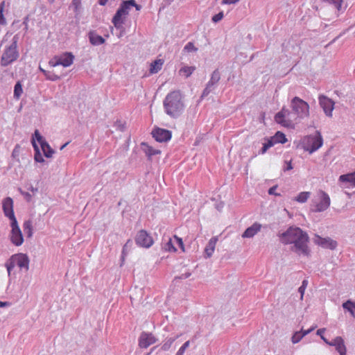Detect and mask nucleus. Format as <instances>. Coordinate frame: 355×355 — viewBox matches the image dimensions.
<instances>
[{"label": "nucleus", "mask_w": 355, "mask_h": 355, "mask_svg": "<svg viewBox=\"0 0 355 355\" xmlns=\"http://www.w3.org/2000/svg\"><path fill=\"white\" fill-rule=\"evenodd\" d=\"M277 185L270 187L269 189V190H268V194H270V195H275V196H280L279 193H275V190L277 189Z\"/></svg>", "instance_id": "nucleus-52"}, {"label": "nucleus", "mask_w": 355, "mask_h": 355, "mask_svg": "<svg viewBox=\"0 0 355 355\" xmlns=\"http://www.w3.org/2000/svg\"><path fill=\"white\" fill-rule=\"evenodd\" d=\"M114 127L116 130L121 132L124 131L125 129V123H122L121 121H116L114 123Z\"/></svg>", "instance_id": "nucleus-49"}, {"label": "nucleus", "mask_w": 355, "mask_h": 355, "mask_svg": "<svg viewBox=\"0 0 355 355\" xmlns=\"http://www.w3.org/2000/svg\"><path fill=\"white\" fill-rule=\"evenodd\" d=\"M302 338H304V335H302V331H296L291 338L292 343L294 344L297 343Z\"/></svg>", "instance_id": "nucleus-43"}, {"label": "nucleus", "mask_w": 355, "mask_h": 355, "mask_svg": "<svg viewBox=\"0 0 355 355\" xmlns=\"http://www.w3.org/2000/svg\"><path fill=\"white\" fill-rule=\"evenodd\" d=\"M306 288H304V286H300V288H298V292L300 293V299L302 300L303 299V296H304V291H305Z\"/></svg>", "instance_id": "nucleus-55"}, {"label": "nucleus", "mask_w": 355, "mask_h": 355, "mask_svg": "<svg viewBox=\"0 0 355 355\" xmlns=\"http://www.w3.org/2000/svg\"><path fill=\"white\" fill-rule=\"evenodd\" d=\"M261 225L260 223H254L245 230L242 234V237L252 238L261 230Z\"/></svg>", "instance_id": "nucleus-17"}, {"label": "nucleus", "mask_w": 355, "mask_h": 355, "mask_svg": "<svg viewBox=\"0 0 355 355\" xmlns=\"http://www.w3.org/2000/svg\"><path fill=\"white\" fill-rule=\"evenodd\" d=\"M265 140L266 142L263 144V147L259 151V154H265L270 148L272 147L275 144V141H274L273 139H271V138H265Z\"/></svg>", "instance_id": "nucleus-28"}, {"label": "nucleus", "mask_w": 355, "mask_h": 355, "mask_svg": "<svg viewBox=\"0 0 355 355\" xmlns=\"http://www.w3.org/2000/svg\"><path fill=\"white\" fill-rule=\"evenodd\" d=\"M223 17H224L223 12H220L218 14L214 15L211 18V20L213 22L217 23L219 21H220L223 18Z\"/></svg>", "instance_id": "nucleus-50"}, {"label": "nucleus", "mask_w": 355, "mask_h": 355, "mask_svg": "<svg viewBox=\"0 0 355 355\" xmlns=\"http://www.w3.org/2000/svg\"><path fill=\"white\" fill-rule=\"evenodd\" d=\"M240 0H222V4H234L239 2Z\"/></svg>", "instance_id": "nucleus-54"}, {"label": "nucleus", "mask_w": 355, "mask_h": 355, "mask_svg": "<svg viewBox=\"0 0 355 355\" xmlns=\"http://www.w3.org/2000/svg\"><path fill=\"white\" fill-rule=\"evenodd\" d=\"M290 107L293 114L300 119H303L309 116V105L298 96H295L291 99Z\"/></svg>", "instance_id": "nucleus-6"}, {"label": "nucleus", "mask_w": 355, "mask_h": 355, "mask_svg": "<svg viewBox=\"0 0 355 355\" xmlns=\"http://www.w3.org/2000/svg\"><path fill=\"white\" fill-rule=\"evenodd\" d=\"M329 346L335 347L336 351L340 354V355H346L347 349L344 343V340L342 337H336L331 341V343H329Z\"/></svg>", "instance_id": "nucleus-16"}, {"label": "nucleus", "mask_w": 355, "mask_h": 355, "mask_svg": "<svg viewBox=\"0 0 355 355\" xmlns=\"http://www.w3.org/2000/svg\"><path fill=\"white\" fill-rule=\"evenodd\" d=\"M108 0H98V3L101 5V6H105L106 5L107 2Z\"/></svg>", "instance_id": "nucleus-62"}, {"label": "nucleus", "mask_w": 355, "mask_h": 355, "mask_svg": "<svg viewBox=\"0 0 355 355\" xmlns=\"http://www.w3.org/2000/svg\"><path fill=\"white\" fill-rule=\"evenodd\" d=\"M157 339L151 333L142 332L139 338V346L146 349L150 345L155 343Z\"/></svg>", "instance_id": "nucleus-15"}, {"label": "nucleus", "mask_w": 355, "mask_h": 355, "mask_svg": "<svg viewBox=\"0 0 355 355\" xmlns=\"http://www.w3.org/2000/svg\"><path fill=\"white\" fill-rule=\"evenodd\" d=\"M130 8L131 7L129 5L128 0L122 1L112 19V23L116 29H123V24H125L126 16L128 15Z\"/></svg>", "instance_id": "nucleus-5"}, {"label": "nucleus", "mask_w": 355, "mask_h": 355, "mask_svg": "<svg viewBox=\"0 0 355 355\" xmlns=\"http://www.w3.org/2000/svg\"><path fill=\"white\" fill-rule=\"evenodd\" d=\"M270 138L275 141V144H285L287 141L286 135L280 131H277L275 135Z\"/></svg>", "instance_id": "nucleus-32"}, {"label": "nucleus", "mask_w": 355, "mask_h": 355, "mask_svg": "<svg viewBox=\"0 0 355 355\" xmlns=\"http://www.w3.org/2000/svg\"><path fill=\"white\" fill-rule=\"evenodd\" d=\"M74 60V55L71 52H65L60 56H55L51 59L49 64L51 67H55L58 65H62L64 67L71 66Z\"/></svg>", "instance_id": "nucleus-9"}, {"label": "nucleus", "mask_w": 355, "mask_h": 355, "mask_svg": "<svg viewBox=\"0 0 355 355\" xmlns=\"http://www.w3.org/2000/svg\"><path fill=\"white\" fill-rule=\"evenodd\" d=\"M323 144V139L320 132L317 131L315 135H309L304 141V150L309 153L318 150Z\"/></svg>", "instance_id": "nucleus-8"}, {"label": "nucleus", "mask_w": 355, "mask_h": 355, "mask_svg": "<svg viewBox=\"0 0 355 355\" xmlns=\"http://www.w3.org/2000/svg\"><path fill=\"white\" fill-rule=\"evenodd\" d=\"M292 113L288 109L283 107L275 116V121L286 128H293L294 123L291 119Z\"/></svg>", "instance_id": "nucleus-10"}, {"label": "nucleus", "mask_w": 355, "mask_h": 355, "mask_svg": "<svg viewBox=\"0 0 355 355\" xmlns=\"http://www.w3.org/2000/svg\"><path fill=\"white\" fill-rule=\"evenodd\" d=\"M190 342L186 341L179 349L175 355H184L185 350L189 347Z\"/></svg>", "instance_id": "nucleus-46"}, {"label": "nucleus", "mask_w": 355, "mask_h": 355, "mask_svg": "<svg viewBox=\"0 0 355 355\" xmlns=\"http://www.w3.org/2000/svg\"><path fill=\"white\" fill-rule=\"evenodd\" d=\"M39 69H40V71H42V73L45 76L46 78L49 80L56 81V80H60V77L59 76H58L52 72L46 71L41 67H40Z\"/></svg>", "instance_id": "nucleus-34"}, {"label": "nucleus", "mask_w": 355, "mask_h": 355, "mask_svg": "<svg viewBox=\"0 0 355 355\" xmlns=\"http://www.w3.org/2000/svg\"><path fill=\"white\" fill-rule=\"evenodd\" d=\"M218 241V237L214 236L212 237L208 242L207 245L205 248V257L206 258H209L212 256L216 243Z\"/></svg>", "instance_id": "nucleus-19"}, {"label": "nucleus", "mask_w": 355, "mask_h": 355, "mask_svg": "<svg viewBox=\"0 0 355 355\" xmlns=\"http://www.w3.org/2000/svg\"><path fill=\"white\" fill-rule=\"evenodd\" d=\"M339 181L347 184V187H355V171L340 175Z\"/></svg>", "instance_id": "nucleus-21"}, {"label": "nucleus", "mask_w": 355, "mask_h": 355, "mask_svg": "<svg viewBox=\"0 0 355 355\" xmlns=\"http://www.w3.org/2000/svg\"><path fill=\"white\" fill-rule=\"evenodd\" d=\"M178 338V336H175L174 338H166L164 344L161 347V349L162 351H168L171 348V347L173 345V343H174V341Z\"/></svg>", "instance_id": "nucleus-35"}, {"label": "nucleus", "mask_w": 355, "mask_h": 355, "mask_svg": "<svg viewBox=\"0 0 355 355\" xmlns=\"http://www.w3.org/2000/svg\"><path fill=\"white\" fill-rule=\"evenodd\" d=\"M175 241L174 236L173 238H168V239L164 243H162V249L166 252H175L177 248L175 247Z\"/></svg>", "instance_id": "nucleus-23"}, {"label": "nucleus", "mask_w": 355, "mask_h": 355, "mask_svg": "<svg viewBox=\"0 0 355 355\" xmlns=\"http://www.w3.org/2000/svg\"><path fill=\"white\" fill-rule=\"evenodd\" d=\"M142 146H144V151L145 152L146 156L150 158L153 155H155L159 154L161 151L159 150L154 149L153 147L147 145L145 143H142Z\"/></svg>", "instance_id": "nucleus-30"}, {"label": "nucleus", "mask_w": 355, "mask_h": 355, "mask_svg": "<svg viewBox=\"0 0 355 355\" xmlns=\"http://www.w3.org/2000/svg\"><path fill=\"white\" fill-rule=\"evenodd\" d=\"M19 193L24 196V198H25V200L27 201V202H31V200H32V195L28 193V192H26L24 191H23L21 188H19Z\"/></svg>", "instance_id": "nucleus-48"}, {"label": "nucleus", "mask_w": 355, "mask_h": 355, "mask_svg": "<svg viewBox=\"0 0 355 355\" xmlns=\"http://www.w3.org/2000/svg\"><path fill=\"white\" fill-rule=\"evenodd\" d=\"M286 167L284 168V171H289L293 168L292 163L291 162H286Z\"/></svg>", "instance_id": "nucleus-57"}, {"label": "nucleus", "mask_w": 355, "mask_h": 355, "mask_svg": "<svg viewBox=\"0 0 355 355\" xmlns=\"http://www.w3.org/2000/svg\"><path fill=\"white\" fill-rule=\"evenodd\" d=\"M321 339L328 345L331 343V341H329L324 336L321 337Z\"/></svg>", "instance_id": "nucleus-60"}, {"label": "nucleus", "mask_w": 355, "mask_h": 355, "mask_svg": "<svg viewBox=\"0 0 355 355\" xmlns=\"http://www.w3.org/2000/svg\"><path fill=\"white\" fill-rule=\"evenodd\" d=\"M315 244L325 249L334 250L337 247V242L329 237L322 238L319 235H315L313 239Z\"/></svg>", "instance_id": "nucleus-14"}, {"label": "nucleus", "mask_w": 355, "mask_h": 355, "mask_svg": "<svg viewBox=\"0 0 355 355\" xmlns=\"http://www.w3.org/2000/svg\"><path fill=\"white\" fill-rule=\"evenodd\" d=\"M28 190L31 191L33 194H35V193L37 192L38 189L37 188H35L33 187L32 185H30L28 187Z\"/></svg>", "instance_id": "nucleus-58"}, {"label": "nucleus", "mask_w": 355, "mask_h": 355, "mask_svg": "<svg viewBox=\"0 0 355 355\" xmlns=\"http://www.w3.org/2000/svg\"><path fill=\"white\" fill-rule=\"evenodd\" d=\"M310 196V192L308 191H303L300 192L295 198V200H296L298 202L304 203L306 202L308 198Z\"/></svg>", "instance_id": "nucleus-36"}, {"label": "nucleus", "mask_w": 355, "mask_h": 355, "mask_svg": "<svg viewBox=\"0 0 355 355\" xmlns=\"http://www.w3.org/2000/svg\"><path fill=\"white\" fill-rule=\"evenodd\" d=\"M307 285H308V281L306 279H304L302 281L301 286H304V288H306Z\"/></svg>", "instance_id": "nucleus-61"}, {"label": "nucleus", "mask_w": 355, "mask_h": 355, "mask_svg": "<svg viewBox=\"0 0 355 355\" xmlns=\"http://www.w3.org/2000/svg\"><path fill=\"white\" fill-rule=\"evenodd\" d=\"M41 148L44 153V155L46 158L52 157L53 155L55 153V150L49 146L47 142H43L41 144Z\"/></svg>", "instance_id": "nucleus-24"}, {"label": "nucleus", "mask_w": 355, "mask_h": 355, "mask_svg": "<svg viewBox=\"0 0 355 355\" xmlns=\"http://www.w3.org/2000/svg\"><path fill=\"white\" fill-rule=\"evenodd\" d=\"M330 198L329 195L321 191L320 196L317 199L311 200L310 210L313 212H322L327 210L330 206Z\"/></svg>", "instance_id": "nucleus-7"}, {"label": "nucleus", "mask_w": 355, "mask_h": 355, "mask_svg": "<svg viewBox=\"0 0 355 355\" xmlns=\"http://www.w3.org/2000/svg\"><path fill=\"white\" fill-rule=\"evenodd\" d=\"M23 92L22 86L19 82H17L14 87V96L19 98Z\"/></svg>", "instance_id": "nucleus-38"}, {"label": "nucleus", "mask_w": 355, "mask_h": 355, "mask_svg": "<svg viewBox=\"0 0 355 355\" xmlns=\"http://www.w3.org/2000/svg\"><path fill=\"white\" fill-rule=\"evenodd\" d=\"M174 240L175 241V243L177 244L180 248L182 250V252H184V245L182 241V239L180 237H178L176 235H174Z\"/></svg>", "instance_id": "nucleus-47"}, {"label": "nucleus", "mask_w": 355, "mask_h": 355, "mask_svg": "<svg viewBox=\"0 0 355 355\" xmlns=\"http://www.w3.org/2000/svg\"><path fill=\"white\" fill-rule=\"evenodd\" d=\"M11 242L16 246H20L24 242V238L20 229L11 230Z\"/></svg>", "instance_id": "nucleus-18"}, {"label": "nucleus", "mask_w": 355, "mask_h": 355, "mask_svg": "<svg viewBox=\"0 0 355 355\" xmlns=\"http://www.w3.org/2000/svg\"><path fill=\"white\" fill-rule=\"evenodd\" d=\"M195 70L196 67L194 66H184L179 70V74L184 76L185 78H189Z\"/></svg>", "instance_id": "nucleus-26"}, {"label": "nucleus", "mask_w": 355, "mask_h": 355, "mask_svg": "<svg viewBox=\"0 0 355 355\" xmlns=\"http://www.w3.org/2000/svg\"><path fill=\"white\" fill-rule=\"evenodd\" d=\"M23 229L27 237L31 238L33 236V224L31 220L24 221L23 224Z\"/></svg>", "instance_id": "nucleus-31"}, {"label": "nucleus", "mask_w": 355, "mask_h": 355, "mask_svg": "<svg viewBox=\"0 0 355 355\" xmlns=\"http://www.w3.org/2000/svg\"><path fill=\"white\" fill-rule=\"evenodd\" d=\"M35 139L40 143L42 144L43 142H46V141L43 138V137L40 135L38 130H35L34 132V134L33 135L32 141L34 140L35 141Z\"/></svg>", "instance_id": "nucleus-40"}, {"label": "nucleus", "mask_w": 355, "mask_h": 355, "mask_svg": "<svg viewBox=\"0 0 355 355\" xmlns=\"http://www.w3.org/2000/svg\"><path fill=\"white\" fill-rule=\"evenodd\" d=\"M128 3L130 7H135L138 11L141 9V6L137 4L135 0H128Z\"/></svg>", "instance_id": "nucleus-51"}, {"label": "nucleus", "mask_w": 355, "mask_h": 355, "mask_svg": "<svg viewBox=\"0 0 355 355\" xmlns=\"http://www.w3.org/2000/svg\"><path fill=\"white\" fill-rule=\"evenodd\" d=\"M220 80V73L218 69H215L211 74L209 81L213 83L214 85H218V83Z\"/></svg>", "instance_id": "nucleus-37"}, {"label": "nucleus", "mask_w": 355, "mask_h": 355, "mask_svg": "<svg viewBox=\"0 0 355 355\" xmlns=\"http://www.w3.org/2000/svg\"><path fill=\"white\" fill-rule=\"evenodd\" d=\"M326 329L324 328H321L317 330L316 334L320 336V338L323 336V334L325 332Z\"/></svg>", "instance_id": "nucleus-56"}, {"label": "nucleus", "mask_w": 355, "mask_h": 355, "mask_svg": "<svg viewBox=\"0 0 355 355\" xmlns=\"http://www.w3.org/2000/svg\"><path fill=\"white\" fill-rule=\"evenodd\" d=\"M322 1L330 5H334V6L338 10L340 9L343 3V0H322Z\"/></svg>", "instance_id": "nucleus-41"}, {"label": "nucleus", "mask_w": 355, "mask_h": 355, "mask_svg": "<svg viewBox=\"0 0 355 355\" xmlns=\"http://www.w3.org/2000/svg\"><path fill=\"white\" fill-rule=\"evenodd\" d=\"M184 51L187 52H196L198 51V48H196L193 42H188L184 47Z\"/></svg>", "instance_id": "nucleus-44"}, {"label": "nucleus", "mask_w": 355, "mask_h": 355, "mask_svg": "<svg viewBox=\"0 0 355 355\" xmlns=\"http://www.w3.org/2000/svg\"><path fill=\"white\" fill-rule=\"evenodd\" d=\"M318 103L324 114L327 117H332L335 105L334 101L324 94H320L318 96Z\"/></svg>", "instance_id": "nucleus-11"}, {"label": "nucleus", "mask_w": 355, "mask_h": 355, "mask_svg": "<svg viewBox=\"0 0 355 355\" xmlns=\"http://www.w3.org/2000/svg\"><path fill=\"white\" fill-rule=\"evenodd\" d=\"M216 87V85H214L213 83L209 80L206 84L205 88L202 91L200 98L202 99L207 96L211 92L215 90Z\"/></svg>", "instance_id": "nucleus-25"}, {"label": "nucleus", "mask_w": 355, "mask_h": 355, "mask_svg": "<svg viewBox=\"0 0 355 355\" xmlns=\"http://www.w3.org/2000/svg\"><path fill=\"white\" fill-rule=\"evenodd\" d=\"M316 327H311L310 329H307V330H301L300 331H302V335H304V337L306 335H308L309 334H310L312 331H313L315 329Z\"/></svg>", "instance_id": "nucleus-53"}, {"label": "nucleus", "mask_w": 355, "mask_h": 355, "mask_svg": "<svg viewBox=\"0 0 355 355\" xmlns=\"http://www.w3.org/2000/svg\"><path fill=\"white\" fill-rule=\"evenodd\" d=\"M69 144V142H67L65 143L64 144H63L61 147H60V150H63L67 145Z\"/></svg>", "instance_id": "nucleus-64"}, {"label": "nucleus", "mask_w": 355, "mask_h": 355, "mask_svg": "<svg viewBox=\"0 0 355 355\" xmlns=\"http://www.w3.org/2000/svg\"><path fill=\"white\" fill-rule=\"evenodd\" d=\"M190 276H191L190 272H186V273L182 274L181 276L180 277V278L182 279H184L189 277Z\"/></svg>", "instance_id": "nucleus-59"}, {"label": "nucleus", "mask_w": 355, "mask_h": 355, "mask_svg": "<svg viewBox=\"0 0 355 355\" xmlns=\"http://www.w3.org/2000/svg\"><path fill=\"white\" fill-rule=\"evenodd\" d=\"M129 242H130V240L123 247V250H122V254H125V250H127V246H128V244Z\"/></svg>", "instance_id": "nucleus-63"}, {"label": "nucleus", "mask_w": 355, "mask_h": 355, "mask_svg": "<svg viewBox=\"0 0 355 355\" xmlns=\"http://www.w3.org/2000/svg\"><path fill=\"white\" fill-rule=\"evenodd\" d=\"M88 38L89 42L94 46H99L105 42V39L102 36L98 35L95 31H90L88 33Z\"/></svg>", "instance_id": "nucleus-20"}, {"label": "nucleus", "mask_w": 355, "mask_h": 355, "mask_svg": "<svg viewBox=\"0 0 355 355\" xmlns=\"http://www.w3.org/2000/svg\"><path fill=\"white\" fill-rule=\"evenodd\" d=\"M5 2L2 1L0 4V24L5 25L6 24V19L3 16V11L4 8Z\"/></svg>", "instance_id": "nucleus-45"}, {"label": "nucleus", "mask_w": 355, "mask_h": 355, "mask_svg": "<svg viewBox=\"0 0 355 355\" xmlns=\"http://www.w3.org/2000/svg\"><path fill=\"white\" fill-rule=\"evenodd\" d=\"M151 134L153 137L158 142H166L172 137V133L170 130L160 128H154Z\"/></svg>", "instance_id": "nucleus-13"}, {"label": "nucleus", "mask_w": 355, "mask_h": 355, "mask_svg": "<svg viewBox=\"0 0 355 355\" xmlns=\"http://www.w3.org/2000/svg\"><path fill=\"white\" fill-rule=\"evenodd\" d=\"M135 242L137 245L145 248H149L154 243L152 236L144 230L138 232L135 237Z\"/></svg>", "instance_id": "nucleus-12"}, {"label": "nucleus", "mask_w": 355, "mask_h": 355, "mask_svg": "<svg viewBox=\"0 0 355 355\" xmlns=\"http://www.w3.org/2000/svg\"><path fill=\"white\" fill-rule=\"evenodd\" d=\"M280 241L284 245L293 244L291 250L299 255L309 256L310 250L308 247L309 237L306 232L297 227H290L286 231L279 235Z\"/></svg>", "instance_id": "nucleus-1"}, {"label": "nucleus", "mask_w": 355, "mask_h": 355, "mask_svg": "<svg viewBox=\"0 0 355 355\" xmlns=\"http://www.w3.org/2000/svg\"><path fill=\"white\" fill-rule=\"evenodd\" d=\"M32 142L33 147L35 150V155H34V159L36 162L42 163L44 162V159L42 157V155L41 154L40 151V148L37 145L36 142L34 141V140Z\"/></svg>", "instance_id": "nucleus-27"}, {"label": "nucleus", "mask_w": 355, "mask_h": 355, "mask_svg": "<svg viewBox=\"0 0 355 355\" xmlns=\"http://www.w3.org/2000/svg\"><path fill=\"white\" fill-rule=\"evenodd\" d=\"M17 266L20 269H25L28 271L29 268L28 257L22 253L12 255L5 263L8 275H10L12 270Z\"/></svg>", "instance_id": "nucleus-4"}, {"label": "nucleus", "mask_w": 355, "mask_h": 355, "mask_svg": "<svg viewBox=\"0 0 355 355\" xmlns=\"http://www.w3.org/2000/svg\"><path fill=\"white\" fill-rule=\"evenodd\" d=\"M3 210L6 216H8L13 211V201L10 197L6 198L3 201Z\"/></svg>", "instance_id": "nucleus-22"}, {"label": "nucleus", "mask_w": 355, "mask_h": 355, "mask_svg": "<svg viewBox=\"0 0 355 355\" xmlns=\"http://www.w3.org/2000/svg\"><path fill=\"white\" fill-rule=\"evenodd\" d=\"M19 39V35H15L12 39L11 44L6 46L1 57L0 64L1 67H5L11 64L19 57V53L17 49Z\"/></svg>", "instance_id": "nucleus-3"}, {"label": "nucleus", "mask_w": 355, "mask_h": 355, "mask_svg": "<svg viewBox=\"0 0 355 355\" xmlns=\"http://www.w3.org/2000/svg\"><path fill=\"white\" fill-rule=\"evenodd\" d=\"M343 307L349 311L353 317H355V302L347 300L343 304Z\"/></svg>", "instance_id": "nucleus-33"}, {"label": "nucleus", "mask_w": 355, "mask_h": 355, "mask_svg": "<svg viewBox=\"0 0 355 355\" xmlns=\"http://www.w3.org/2000/svg\"><path fill=\"white\" fill-rule=\"evenodd\" d=\"M7 217L9 218V219L11 220L10 226H11L12 230H19V229H20L19 225H18L17 220V219L15 218V216L14 213H11L10 215L7 216Z\"/></svg>", "instance_id": "nucleus-39"}, {"label": "nucleus", "mask_w": 355, "mask_h": 355, "mask_svg": "<svg viewBox=\"0 0 355 355\" xmlns=\"http://www.w3.org/2000/svg\"><path fill=\"white\" fill-rule=\"evenodd\" d=\"M163 106L167 115L174 119L180 116L184 110L183 96L181 92L175 90L168 93L163 101Z\"/></svg>", "instance_id": "nucleus-2"}, {"label": "nucleus", "mask_w": 355, "mask_h": 355, "mask_svg": "<svg viewBox=\"0 0 355 355\" xmlns=\"http://www.w3.org/2000/svg\"><path fill=\"white\" fill-rule=\"evenodd\" d=\"M163 63V60L160 59L156 60L154 62H153L150 64V72L151 73H157L159 70H161Z\"/></svg>", "instance_id": "nucleus-29"}, {"label": "nucleus", "mask_w": 355, "mask_h": 355, "mask_svg": "<svg viewBox=\"0 0 355 355\" xmlns=\"http://www.w3.org/2000/svg\"><path fill=\"white\" fill-rule=\"evenodd\" d=\"M71 6L73 7L76 15L79 14L81 8V0H72Z\"/></svg>", "instance_id": "nucleus-42"}]
</instances>
